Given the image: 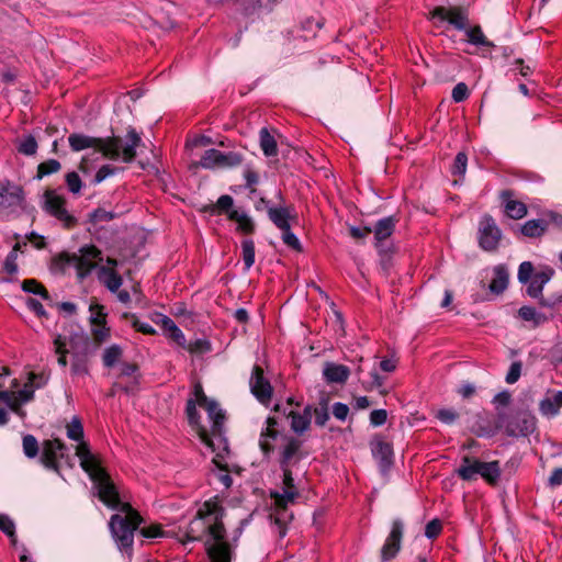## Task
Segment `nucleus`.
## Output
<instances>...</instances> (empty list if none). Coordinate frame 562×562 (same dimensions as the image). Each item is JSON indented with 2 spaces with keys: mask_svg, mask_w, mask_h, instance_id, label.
<instances>
[{
  "mask_svg": "<svg viewBox=\"0 0 562 562\" xmlns=\"http://www.w3.org/2000/svg\"><path fill=\"white\" fill-rule=\"evenodd\" d=\"M140 533L143 537L149 539L166 538L171 536L170 531L164 530L160 525H150L148 527H144L140 529Z\"/></svg>",
  "mask_w": 562,
  "mask_h": 562,
  "instance_id": "obj_45",
  "label": "nucleus"
},
{
  "mask_svg": "<svg viewBox=\"0 0 562 562\" xmlns=\"http://www.w3.org/2000/svg\"><path fill=\"white\" fill-rule=\"evenodd\" d=\"M269 220L281 231L290 228V221L296 220V214L292 206H273L268 207Z\"/></svg>",
  "mask_w": 562,
  "mask_h": 562,
  "instance_id": "obj_20",
  "label": "nucleus"
},
{
  "mask_svg": "<svg viewBox=\"0 0 562 562\" xmlns=\"http://www.w3.org/2000/svg\"><path fill=\"white\" fill-rule=\"evenodd\" d=\"M349 407L348 405L337 402L333 405V415L339 419L345 420L348 416Z\"/></svg>",
  "mask_w": 562,
  "mask_h": 562,
  "instance_id": "obj_64",
  "label": "nucleus"
},
{
  "mask_svg": "<svg viewBox=\"0 0 562 562\" xmlns=\"http://www.w3.org/2000/svg\"><path fill=\"white\" fill-rule=\"evenodd\" d=\"M90 338L85 333H75L67 338V348L69 353L72 355H89L90 353Z\"/></svg>",
  "mask_w": 562,
  "mask_h": 562,
  "instance_id": "obj_25",
  "label": "nucleus"
},
{
  "mask_svg": "<svg viewBox=\"0 0 562 562\" xmlns=\"http://www.w3.org/2000/svg\"><path fill=\"white\" fill-rule=\"evenodd\" d=\"M92 336L95 342L101 344L109 339L110 337V328L104 325L92 327Z\"/></svg>",
  "mask_w": 562,
  "mask_h": 562,
  "instance_id": "obj_55",
  "label": "nucleus"
},
{
  "mask_svg": "<svg viewBox=\"0 0 562 562\" xmlns=\"http://www.w3.org/2000/svg\"><path fill=\"white\" fill-rule=\"evenodd\" d=\"M468 36V42L475 46L482 47H494V44L486 38L481 26L475 25L473 27H469V25L463 30Z\"/></svg>",
  "mask_w": 562,
  "mask_h": 562,
  "instance_id": "obj_32",
  "label": "nucleus"
},
{
  "mask_svg": "<svg viewBox=\"0 0 562 562\" xmlns=\"http://www.w3.org/2000/svg\"><path fill=\"white\" fill-rule=\"evenodd\" d=\"M223 517L224 508L217 502H205L186 530H180L181 535L177 537L183 543L204 540L210 562H232L234 549L226 541Z\"/></svg>",
  "mask_w": 562,
  "mask_h": 562,
  "instance_id": "obj_2",
  "label": "nucleus"
},
{
  "mask_svg": "<svg viewBox=\"0 0 562 562\" xmlns=\"http://www.w3.org/2000/svg\"><path fill=\"white\" fill-rule=\"evenodd\" d=\"M123 350L119 345H111L105 348L102 355V362L105 368H113L121 359Z\"/></svg>",
  "mask_w": 562,
  "mask_h": 562,
  "instance_id": "obj_36",
  "label": "nucleus"
},
{
  "mask_svg": "<svg viewBox=\"0 0 562 562\" xmlns=\"http://www.w3.org/2000/svg\"><path fill=\"white\" fill-rule=\"evenodd\" d=\"M562 407V391L548 393L540 402L539 409L544 416H555Z\"/></svg>",
  "mask_w": 562,
  "mask_h": 562,
  "instance_id": "obj_26",
  "label": "nucleus"
},
{
  "mask_svg": "<svg viewBox=\"0 0 562 562\" xmlns=\"http://www.w3.org/2000/svg\"><path fill=\"white\" fill-rule=\"evenodd\" d=\"M184 348H187L192 353H194V352H205V351L210 350V344L206 340L196 339L194 341H191L188 346L186 345Z\"/></svg>",
  "mask_w": 562,
  "mask_h": 562,
  "instance_id": "obj_62",
  "label": "nucleus"
},
{
  "mask_svg": "<svg viewBox=\"0 0 562 562\" xmlns=\"http://www.w3.org/2000/svg\"><path fill=\"white\" fill-rule=\"evenodd\" d=\"M68 143L74 151L94 148L108 159L130 164L136 158V149L142 145V138L135 128L131 127L124 139L115 135L92 137L72 133L68 136Z\"/></svg>",
  "mask_w": 562,
  "mask_h": 562,
  "instance_id": "obj_5",
  "label": "nucleus"
},
{
  "mask_svg": "<svg viewBox=\"0 0 562 562\" xmlns=\"http://www.w3.org/2000/svg\"><path fill=\"white\" fill-rule=\"evenodd\" d=\"M291 417V428L292 430L297 434L302 435L304 431H306L310 428L311 419H312V406L307 405L304 407L303 413H294L291 412L289 414Z\"/></svg>",
  "mask_w": 562,
  "mask_h": 562,
  "instance_id": "obj_27",
  "label": "nucleus"
},
{
  "mask_svg": "<svg viewBox=\"0 0 562 562\" xmlns=\"http://www.w3.org/2000/svg\"><path fill=\"white\" fill-rule=\"evenodd\" d=\"M521 374V362L515 361L510 364L509 370L506 374V382L508 384H514L518 381Z\"/></svg>",
  "mask_w": 562,
  "mask_h": 562,
  "instance_id": "obj_56",
  "label": "nucleus"
},
{
  "mask_svg": "<svg viewBox=\"0 0 562 562\" xmlns=\"http://www.w3.org/2000/svg\"><path fill=\"white\" fill-rule=\"evenodd\" d=\"M302 442L294 437H285L279 452V467L281 470V491L270 493L276 506L286 508L300 496V485L306 473L301 469L304 458Z\"/></svg>",
  "mask_w": 562,
  "mask_h": 562,
  "instance_id": "obj_4",
  "label": "nucleus"
},
{
  "mask_svg": "<svg viewBox=\"0 0 562 562\" xmlns=\"http://www.w3.org/2000/svg\"><path fill=\"white\" fill-rule=\"evenodd\" d=\"M99 281L111 292H117L123 284L122 277L112 268H98Z\"/></svg>",
  "mask_w": 562,
  "mask_h": 562,
  "instance_id": "obj_23",
  "label": "nucleus"
},
{
  "mask_svg": "<svg viewBox=\"0 0 562 562\" xmlns=\"http://www.w3.org/2000/svg\"><path fill=\"white\" fill-rule=\"evenodd\" d=\"M193 393L195 398H189L186 407L189 424L201 441L216 457L223 458L228 452V442L224 436V411L217 402L206 397L200 384L194 385Z\"/></svg>",
  "mask_w": 562,
  "mask_h": 562,
  "instance_id": "obj_3",
  "label": "nucleus"
},
{
  "mask_svg": "<svg viewBox=\"0 0 562 562\" xmlns=\"http://www.w3.org/2000/svg\"><path fill=\"white\" fill-rule=\"evenodd\" d=\"M436 417L441 423L451 425L459 418V414L451 408H441L436 413Z\"/></svg>",
  "mask_w": 562,
  "mask_h": 562,
  "instance_id": "obj_52",
  "label": "nucleus"
},
{
  "mask_svg": "<svg viewBox=\"0 0 562 562\" xmlns=\"http://www.w3.org/2000/svg\"><path fill=\"white\" fill-rule=\"evenodd\" d=\"M114 217L115 215L112 212L105 211L104 209H97L90 214V220L93 223L109 222Z\"/></svg>",
  "mask_w": 562,
  "mask_h": 562,
  "instance_id": "obj_59",
  "label": "nucleus"
},
{
  "mask_svg": "<svg viewBox=\"0 0 562 562\" xmlns=\"http://www.w3.org/2000/svg\"><path fill=\"white\" fill-rule=\"evenodd\" d=\"M78 456L80 467L92 481L99 499L109 508L123 514L112 515L109 528L117 548L130 553L134 543V532L143 521L140 515L128 503L120 499L116 486L110 475L101 467L97 456L90 452L86 445L78 448Z\"/></svg>",
  "mask_w": 562,
  "mask_h": 562,
  "instance_id": "obj_1",
  "label": "nucleus"
},
{
  "mask_svg": "<svg viewBox=\"0 0 562 562\" xmlns=\"http://www.w3.org/2000/svg\"><path fill=\"white\" fill-rule=\"evenodd\" d=\"M66 263L77 270L79 279H85L93 269L98 261L102 260L101 251L93 245L83 246L79 254L66 255Z\"/></svg>",
  "mask_w": 562,
  "mask_h": 562,
  "instance_id": "obj_8",
  "label": "nucleus"
},
{
  "mask_svg": "<svg viewBox=\"0 0 562 562\" xmlns=\"http://www.w3.org/2000/svg\"><path fill=\"white\" fill-rule=\"evenodd\" d=\"M22 290L29 293L37 294L44 300L49 299L47 290L35 279H27L22 282Z\"/></svg>",
  "mask_w": 562,
  "mask_h": 562,
  "instance_id": "obj_41",
  "label": "nucleus"
},
{
  "mask_svg": "<svg viewBox=\"0 0 562 562\" xmlns=\"http://www.w3.org/2000/svg\"><path fill=\"white\" fill-rule=\"evenodd\" d=\"M23 189L11 182H0V212H14L16 209L24 207Z\"/></svg>",
  "mask_w": 562,
  "mask_h": 562,
  "instance_id": "obj_15",
  "label": "nucleus"
},
{
  "mask_svg": "<svg viewBox=\"0 0 562 562\" xmlns=\"http://www.w3.org/2000/svg\"><path fill=\"white\" fill-rule=\"evenodd\" d=\"M396 220L394 216H387L376 222L374 229L375 246L382 251V244L394 232Z\"/></svg>",
  "mask_w": 562,
  "mask_h": 562,
  "instance_id": "obj_22",
  "label": "nucleus"
},
{
  "mask_svg": "<svg viewBox=\"0 0 562 562\" xmlns=\"http://www.w3.org/2000/svg\"><path fill=\"white\" fill-rule=\"evenodd\" d=\"M59 460H65V462L72 468L74 460L68 453V447L58 438L45 440L43 442V450L41 456L42 464L56 472L59 473Z\"/></svg>",
  "mask_w": 562,
  "mask_h": 562,
  "instance_id": "obj_9",
  "label": "nucleus"
},
{
  "mask_svg": "<svg viewBox=\"0 0 562 562\" xmlns=\"http://www.w3.org/2000/svg\"><path fill=\"white\" fill-rule=\"evenodd\" d=\"M266 423V428L260 432L259 447L263 454L268 457L274 450V442L279 436V431L276 429V418L268 417Z\"/></svg>",
  "mask_w": 562,
  "mask_h": 562,
  "instance_id": "obj_19",
  "label": "nucleus"
},
{
  "mask_svg": "<svg viewBox=\"0 0 562 562\" xmlns=\"http://www.w3.org/2000/svg\"><path fill=\"white\" fill-rule=\"evenodd\" d=\"M37 375L33 372L29 373V382L24 384V387L15 393L19 407L22 404L31 402L34 398V386L33 382Z\"/></svg>",
  "mask_w": 562,
  "mask_h": 562,
  "instance_id": "obj_35",
  "label": "nucleus"
},
{
  "mask_svg": "<svg viewBox=\"0 0 562 562\" xmlns=\"http://www.w3.org/2000/svg\"><path fill=\"white\" fill-rule=\"evenodd\" d=\"M518 315L526 322H532L535 327L540 326L549 321L548 316L537 312V310L531 306H521L518 310Z\"/></svg>",
  "mask_w": 562,
  "mask_h": 562,
  "instance_id": "obj_34",
  "label": "nucleus"
},
{
  "mask_svg": "<svg viewBox=\"0 0 562 562\" xmlns=\"http://www.w3.org/2000/svg\"><path fill=\"white\" fill-rule=\"evenodd\" d=\"M431 18L439 22H448L459 31L465 30L469 25V12L463 7H436L431 11Z\"/></svg>",
  "mask_w": 562,
  "mask_h": 562,
  "instance_id": "obj_14",
  "label": "nucleus"
},
{
  "mask_svg": "<svg viewBox=\"0 0 562 562\" xmlns=\"http://www.w3.org/2000/svg\"><path fill=\"white\" fill-rule=\"evenodd\" d=\"M441 521L439 519H432L425 527V536L429 539H434L441 532Z\"/></svg>",
  "mask_w": 562,
  "mask_h": 562,
  "instance_id": "obj_57",
  "label": "nucleus"
},
{
  "mask_svg": "<svg viewBox=\"0 0 562 562\" xmlns=\"http://www.w3.org/2000/svg\"><path fill=\"white\" fill-rule=\"evenodd\" d=\"M282 232V240L283 243L294 249V250H297L300 251L301 250V243L299 240V238L291 232V227L290 228H283L281 229Z\"/></svg>",
  "mask_w": 562,
  "mask_h": 562,
  "instance_id": "obj_50",
  "label": "nucleus"
},
{
  "mask_svg": "<svg viewBox=\"0 0 562 562\" xmlns=\"http://www.w3.org/2000/svg\"><path fill=\"white\" fill-rule=\"evenodd\" d=\"M508 271L505 266L498 265L494 268V278L491 281L490 290L495 294L503 293L508 285Z\"/></svg>",
  "mask_w": 562,
  "mask_h": 562,
  "instance_id": "obj_28",
  "label": "nucleus"
},
{
  "mask_svg": "<svg viewBox=\"0 0 562 562\" xmlns=\"http://www.w3.org/2000/svg\"><path fill=\"white\" fill-rule=\"evenodd\" d=\"M533 274V266L530 261H524L519 265L517 278L520 283H528Z\"/></svg>",
  "mask_w": 562,
  "mask_h": 562,
  "instance_id": "obj_48",
  "label": "nucleus"
},
{
  "mask_svg": "<svg viewBox=\"0 0 562 562\" xmlns=\"http://www.w3.org/2000/svg\"><path fill=\"white\" fill-rule=\"evenodd\" d=\"M315 416V424L323 427L329 419V413L327 407V401H322L319 407H312V415Z\"/></svg>",
  "mask_w": 562,
  "mask_h": 562,
  "instance_id": "obj_47",
  "label": "nucleus"
},
{
  "mask_svg": "<svg viewBox=\"0 0 562 562\" xmlns=\"http://www.w3.org/2000/svg\"><path fill=\"white\" fill-rule=\"evenodd\" d=\"M496 427L504 429V431L510 437H526L533 432L536 428V418L528 411H518L510 416L504 412H498Z\"/></svg>",
  "mask_w": 562,
  "mask_h": 562,
  "instance_id": "obj_7",
  "label": "nucleus"
},
{
  "mask_svg": "<svg viewBox=\"0 0 562 562\" xmlns=\"http://www.w3.org/2000/svg\"><path fill=\"white\" fill-rule=\"evenodd\" d=\"M233 204H234L233 198L231 195L224 194L218 198V200L216 202V209H218V211L221 213H225L229 217L231 211H234L232 209Z\"/></svg>",
  "mask_w": 562,
  "mask_h": 562,
  "instance_id": "obj_54",
  "label": "nucleus"
},
{
  "mask_svg": "<svg viewBox=\"0 0 562 562\" xmlns=\"http://www.w3.org/2000/svg\"><path fill=\"white\" fill-rule=\"evenodd\" d=\"M18 151L25 156H33L37 151V142L34 136L27 135L19 142Z\"/></svg>",
  "mask_w": 562,
  "mask_h": 562,
  "instance_id": "obj_43",
  "label": "nucleus"
},
{
  "mask_svg": "<svg viewBox=\"0 0 562 562\" xmlns=\"http://www.w3.org/2000/svg\"><path fill=\"white\" fill-rule=\"evenodd\" d=\"M61 165L56 159H48L44 162H41L37 166V175L36 179H42L43 177L56 173L60 170Z\"/></svg>",
  "mask_w": 562,
  "mask_h": 562,
  "instance_id": "obj_40",
  "label": "nucleus"
},
{
  "mask_svg": "<svg viewBox=\"0 0 562 562\" xmlns=\"http://www.w3.org/2000/svg\"><path fill=\"white\" fill-rule=\"evenodd\" d=\"M250 390L254 396L262 404H268L272 396V386L263 376V370L255 366L249 381Z\"/></svg>",
  "mask_w": 562,
  "mask_h": 562,
  "instance_id": "obj_17",
  "label": "nucleus"
},
{
  "mask_svg": "<svg viewBox=\"0 0 562 562\" xmlns=\"http://www.w3.org/2000/svg\"><path fill=\"white\" fill-rule=\"evenodd\" d=\"M55 352L58 355V364L65 368L67 366V355L69 349L67 348V337L57 335L54 338Z\"/></svg>",
  "mask_w": 562,
  "mask_h": 562,
  "instance_id": "obj_38",
  "label": "nucleus"
},
{
  "mask_svg": "<svg viewBox=\"0 0 562 562\" xmlns=\"http://www.w3.org/2000/svg\"><path fill=\"white\" fill-rule=\"evenodd\" d=\"M350 375V369L347 366L326 362L323 369V378L328 384H344Z\"/></svg>",
  "mask_w": 562,
  "mask_h": 562,
  "instance_id": "obj_21",
  "label": "nucleus"
},
{
  "mask_svg": "<svg viewBox=\"0 0 562 562\" xmlns=\"http://www.w3.org/2000/svg\"><path fill=\"white\" fill-rule=\"evenodd\" d=\"M452 100L457 103L464 101L469 97V89L464 82L454 86L451 93Z\"/></svg>",
  "mask_w": 562,
  "mask_h": 562,
  "instance_id": "obj_53",
  "label": "nucleus"
},
{
  "mask_svg": "<svg viewBox=\"0 0 562 562\" xmlns=\"http://www.w3.org/2000/svg\"><path fill=\"white\" fill-rule=\"evenodd\" d=\"M243 162V156L236 151L222 153L217 149H207L199 165L204 169L236 167Z\"/></svg>",
  "mask_w": 562,
  "mask_h": 562,
  "instance_id": "obj_13",
  "label": "nucleus"
},
{
  "mask_svg": "<svg viewBox=\"0 0 562 562\" xmlns=\"http://www.w3.org/2000/svg\"><path fill=\"white\" fill-rule=\"evenodd\" d=\"M120 170H121V168H119V167H113L111 165H103L97 171V173L94 176V182L100 183L103 180H105L108 177L116 175Z\"/></svg>",
  "mask_w": 562,
  "mask_h": 562,
  "instance_id": "obj_51",
  "label": "nucleus"
},
{
  "mask_svg": "<svg viewBox=\"0 0 562 562\" xmlns=\"http://www.w3.org/2000/svg\"><path fill=\"white\" fill-rule=\"evenodd\" d=\"M404 525L400 519H395L392 524V529L387 536L382 549L381 560L386 562L396 557L401 549V542L403 538Z\"/></svg>",
  "mask_w": 562,
  "mask_h": 562,
  "instance_id": "obj_16",
  "label": "nucleus"
},
{
  "mask_svg": "<svg viewBox=\"0 0 562 562\" xmlns=\"http://www.w3.org/2000/svg\"><path fill=\"white\" fill-rule=\"evenodd\" d=\"M548 228V222L543 218L529 220L520 228L524 236L537 238L542 236Z\"/></svg>",
  "mask_w": 562,
  "mask_h": 562,
  "instance_id": "obj_29",
  "label": "nucleus"
},
{
  "mask_svg": "<svg viewBox=\"0 0 562 562\" xmlns=\"http://www.w3.org/2000/svg\"><path fill=\"white\" fill-rule=\"evenodd\" d=\"M67 437L74 441H78L79 445L76 447V456L79 458L78 456V448L81 446V445H86L87 447H89V445L85 441H82L83 439V427H82V424L80 422V419L78 417H74L71 419V422L68 424L67 426ZM88 450L91 452L90 448H88Z\"/></svg>",
  "mask_w": 562,
  "mask_h": 562,
  "instance_id": "obj_31",
  "label": "nucleus"
},
{
  "mask_svg": "<svg viewBox=\"0 0 562 562\" xmlns=\"http://www.w3.org/2000/svg\"><path fill=\"white\" fill-rule=\"evenodd\" d=\"M456 473L464 481H474L480 476L490 485H495L501 477L502 469L499 461L483 462L477 458L464 456Z\"/></svg>",
  "mask_w": 562,
  "mask_h": 562,
  "instance_id": "obj_6",
  "label": "nucleus"
},
{
  "mask_svg": "<svg viewBox=\"0 0 562 562\" xmlns=\"http://www.w3.org/2000/svg\"><path fill=\"white\" fill-rule=\"evenodd\" d=\"M259 143L260 148L267 157L276 156L278 154L277 142L267 127L260 130Z\"/></svg>",
  "mask_w": 562,
  "mask_h": 562,
  "instance_id": "obj_33",
  "label": "nucleus"
},
{
  "mask_svg": "<svg viewBox=\"0 0 562 562\" xmlns=\"http://www.w3.org/2000/svg\"><path fill=\"white\" fill-rule=\"evenodd\" d=\"M0 402L4 403L12 412H14L20 417L25 415V412L22 407H19V403L16 401V395L14 391H0Z\"/></svg>",
  "mask_w": 562,
  "mask_h": 562,
  "instance_id": "obj_39",
  "label": "nucleus"
},
{
  "mask_svg": "<svg viewBox=\"0 0 562 562\" xmlns=\"http://www.w3.org/2000/svg\"><path fill=\"white\" fill-rule=\"evenodd\" d=\"M24 454L33 459L38 454V442L33 435H25L22 440Z\"/></svg>",
  "mask_w": 562,
  "mask_h": 562,
  "instance_id": "obj_44",
  "label": "nucleus"
},
{
  "mask_svg": "<svg viewBox=\"0 0 562 562\" xmlns=\"http://www.w3.org/2000/svg\"><path fill=\"white\" fill-rule=\"evenodd\" d=\"M386 419L387 412L385 409H374L370 413V424L374 427L384 425Z\"/></svg>",
  "mask_w": 562,
  "mask_h": 562,
  "instance_id": "obj_58",
  "label": "nucleus"
},
{
  "mask_svg": "<svg viewBox=\"0 0 562 562\" xmlns=\"http://www.w3.org/2000/svg\"><path fill=\"white\" fill-rule=\"evenodd\" d=\"M503 202L505 213L513 220H520L527 215V206L524 202L514 200L513 192L504 190L499 194Z\"/></svg>",
  "mask_w": 562,
  "mask_h": 562,
  "instance_id": "obj_18",
  "label": "nucleus"
},
{
  "mask_svg": "<svg viewBox=\"0 0 562 562\" xmlns=\"http://www.w3.org/2000/svg\"><path fill=\"white\" fill-rule=\"evenodd\" d=\"M16 260H18V255L15 252L8 254V256L4 260V263H3V269L7 273L14 274L18 272Z\"/></svg>",
  "mask_w": 562,
  "mask_h": 562,
  "instance_id": "obj_61",
  "label": "nucleus"
},
{
  "mask_svg": "<svg viewBox=\"0 0 562 562\" xmlns=\"http://www.w3.org/2000/svg\"><path fill=\"white\" fill-rule=\"evenodd\" d=\"M372 453L379 462L380 469L386 471L392 465L393 449L389 442L378 441L372 447Z\"/></svg>",
  "mask_w": 562,
  "mask_h": 562,
  "instance_id": "obj_24",
  "label": "nucleus"
},
{
  "mask_svg": "<svg viewBox=\"0 0 562 562\" xmlns=\"http://www.w3.org/2000/svg\"><path fill=\"white\" fill-rule=\"evenodd\" d=\"M66 183L69 191L74 194L79 193L82 187L81 179L76 171H71L66 175Z\"/></svg>",
  "mask_w": 562,
  "mask_h": 562,
  "instance_id": "obj_49",
  "label": "nucleus"
},
{
  "mask_svg": "<svg viewBox=\"0 0 562 562\" xmlns=\"http://www.w3.org/2000/svg\"><path fill=\"white\" fill-rule=\"evenodd\" d=\"M554 271L551 268H546L535 272L533 277L528 282L527 294L530 297L538 299L539 304L543 307L553 308L562 302V295L542 296L543 286L551 280Z\"/></svg>",
  "mask_w": 562,
  "mask_h": 562,
  "instance_id": "obj_10",
  "label": "nucleus"
},
{
  "mask_svg": "<svg viewBox=\"0 0 562 562\" xmlns=\"http://www.w3.org/2000/svg\"><path fill=\"white\" fill-rule=\"evenodd\" d=\"M155 322L167 333L175 330L177 327L176 323L166 315H157V319Z\"/></svg>",
  "mask_w": 562,
  "mask_h": 562,
  "instance_id": "obj_63",
  "label": "nucleus"
},
{
  "mask_svg": "<svg viewBox=\"0 0 562 562\" xmlns=\"http://www.w3.org/2000/svg\"><path fill=\"white\" fill-rule=\"evenodd\" d=\"M0 529L9 537H13L15 532V525L7 515H0Z\"/></svg>",
  "mask_w": 562,
  "mask_h": 562,
  "instance_id": "obj_60",
  "label": "nucleus"
},
{
  "mask_svg": "<svg viewBox=\"0 0 562 562\" xmlns=\"http://www.w3.org/2000/svg\"><path fill=\"white\" fill-rule=\"evenodd\" d=\"M243 260L245 270H249L255 263V244L251 239H244L241 243Z\"/></svg>",
  "mask_w": 562,
  "mask_h": 562,
  "instance_id": "obj_42",
  "label": "nucleus"
},
{
  "mask_svg": "<svg viewBox=\"0 0 562 562\" xmlns=\"http://www.w3.org/2000/svg\"><path fill=\"white\" fill-rule=\"evenodd\" d=\"M467 165H468V157L465 153L460 151L457 154L453 165L451 167V173L453 176H461L463 177L467 171Z\"/></svg>",
  "mask_w": 562,
  "mask_h": 562,
  "instance_id": "obj_46",
  "label": "nucleus"
},
{
  "mask_svg": "<svg viewBox=\"0 0 562 562\" xmlns=\"http://www.w3.org/2000/svg\"><path fill=\"white\" fill-rule=\"evenodd\" d=\"M502 231L490 214H484L477 225V243L481 249L494 252L498 249Z\"/></svg>",
  "mask_w": 562,
  "mask_h": 562,
  "instance_id": "obj_11",
  "label": "nucleus"
},
{
  "mask_svg": "<svg viewBox=\"0 0 562 562\" xmlns=\"http://www.w3.org/2000/svg\"><path fill=\"white\" fill-rule=\"evenodd\" d=\"M65 204V198L57 194L55 190L48 189L44 192L43 210L61 222L65 227L70 228L76 225L77 218L67 211Z\"/></svg>",
  "mask_w": 562,
  "mask_h": 562,
  "instance_id": "obj_12",
  "label": "nucleus"
},
{
  "mask_svg": "<svg viewBox=\"0 0 562 562\" xmlns=\"http://www.w3.org/2000/svg\"><path fill=\"white\" fill-rule=\"evenodd\" d=\"M229 220L237 223V231L244 234H251L255 232V223L252 218L244 211H231Z\"/></svg>",
  "mask_w": 562,
  "mask_h": 562,
  "instance_id": "obj_30",
  "label": "nucleus"
},
{
  "mask_svg": "<svg viewBox=\"0 0 562 562\" xmlns=\"http://www.w3.org/2000/svg\"><path fill=\"white\" fill-rule=\"evenodd\" d=\"M71 373L74 375L89 374V355H72Z\"/></svg>",
  "mask_w": 562,
  "mask_h": 562,
  "instance_id": "obj_37",
  "label": "nucleus"
}]
</instances>
